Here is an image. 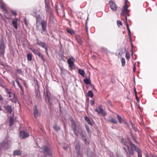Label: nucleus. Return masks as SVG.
<instances>
[{
  "label": "nucleus",
  "instance_id": "obj_18",
  "mask_svg": "<svg viewBox=\"0 0 157 157\" xmlns=\"http://www.w3.org/2000/svg\"><path fill=\"white\" fill-rule=\"evenodd\" d=\"M33 113L34 117L36 118L38 117V111L36 105H35L33 109Z\"/></svg>",
  "mask_w": 157,
  "mask_h": 157
},
{
  "label": "nucleus",
  "instance_id": "obj_59",
  "mask_svg": "<svg viewBox=\"0 0 157 157\" xmlns=\"http://www.w3.org/2000/svg\"><path fill=\"white\" fill-rule=\"evenodd\" d=\"M3 98L2 96V95L0 94V100L1 101H2L3 100Z\"/></svg>",
  "mask_w": 157,
  "mask_h": 157
},
{
  "label": "nucleus",
  "instance_id": "obj_51",
  "mask_svg": "<svg viewBox=\"0 0 157 157\" xmlns=\"http://www.w3.org/2000/svg\"><path fill=\"white\" fill-rule=\"evenodd\" d=\"M117 23L118 25H122V22L120 21H117Z\"/></svg>",
  "mask_w": 157,
  "mask_h": 157
},
{
  "label": "nucleus",
  "instance_id": "obj_5",
  "mask_svg": "<svg viewBox=\"0 0 157 157\" xmlns=\"http://www.w3.org/2000/svg\"><path fill=\"white\" fill-rule=\"evenodd\" d=\"M75 60L73 57H71L67 61L71 69H74L75 68V66L74 64V62Z\"/></svg>",
  "mask_w": 157,
  "mask_h": 157
},
{
  "label": "nucleus",
  "instance_id": "obj_3",
  "mask_svg": "<svg viewBox=\"0 0 157 157\" xmlns=\"http://www.w3.org/2000/svg\"><path fill=\"white\" fill-rule=\"evenodd\" d=\"M41 152L49 156H51L52 152L49 147L46 145H44L40 148Z\"/></svg>",
  "mask_w": 157,
  "mask_h": 157
},
{
  "label": "nucleus",
  "instance_id": "obj_26",
  "mask_svg": "<svg viewBox=\"0 0 157 157\" xmlns=\"http://www.w3.org/2000/svg\"><path fill=\"white\" fill-rule=\"evenodd\" d=\"M123 149L125 152V155L127 157H132L130 156V154L129 153V151H128L127 149L125 147H123Z\"/></svg>",
  "mask_w": 157,
  "mask_h": 157
},
{
  "label": "nucleus",
  "instance_id": "obj_56",
  "mask_svg": "<svg viewBox=\"0 0 157 157\" xmlns=\"http://www.w3.org/2000/svg\"><path fill=\"white\" fill-rule=\"evenodd\" d=\"M6 91V92L8 94L10 95L11 94V92H10V90H8Z\"/></svg>",
  "mask_w": 157,
  "mask_h": 157
},
{
  "label": "nucleus",
  "instance_id": "obj_45",
  "mask_svg": "<svg viewBox=\"0 0 157 157\" xmlns=\"http://www.w3.org/2000/svg\"><path fill=\"white\" fill-rule=\"evenodd\" d=\"M15 81L16 82V83H17V84L18 86V87L21 85V84L20 82L19 81V80H18V79L17 78L15 80Z\"/></svg>",
  "mask_w": 157,
  "mask_h": 157
},
{
  "label": "nucleus",
  "instance_id": "obj_29",
  "mask_svg": "<svg viewBox=\"0 0 157 157\" xmlns=\"http://www.w3.org/2000/svg\"><path fill=\"white\" fill-rule=\"evenodd\" d=\"M83 81L87 85L90 84V83H91V81L90 79L88 78H87L85 79H84Z\"/></svg>",
  "mask_w": 157,
  "mask_h": 157
},
{
  "label": "nucleus",
  "instance_id": "obj_64",
  "mask_svg": "<svg viewBox=\"0 0 157 157\" xmlns=\"http://www.w3.org/2000/svg\"><path fill=\"white\" fill-rule=\"evenodd\" d=\"M94 101H93V100L91 101V105H93L94 104Z\"/></svg>",
  "mask_w": 157,
  "mask_h": 157
},
{
  "label": "nucleus",
  "instance_id": "obj_2",
  "mask_svg": "<svg viewBox=\"0 0 157 157\" xmlns=\"http://www.w3.org/2000/svg\"><path fill=\"white\" fill-rule=\"evenodd\" d=\"M79 124L73 121H71V126L72 129L74 132L75 135L76 136H78L79 127Z\"/></svg>",
  "mask_w": 157,
  "mask_h": 157
},
{
  "label": "nucleus",
  "instance_id": "obj_33",
  "mask_svg": "<svg viewBox=\"0 0 157 157\" xmlns=\"http://www.w3.org/2000/svg\"><path fill=\"white\" fill-rule=\"evenodd\" d=\"M130 134L133 140L137 144H139L138 142L136 139L135 138V137H134V135L132 134V132H131Z\"/></svg>",
  "mask_w": 157,
  "mask_h": 157
},
{
  "label": "nucleus",
  "instance_id": "obj_38",
  "mask_svg": "<svg viewBox=\"0 0 157 157\" xmlns=\"http://www.w3.org/2000/svg\"><path fill=\"white\" fill-rule=\"evenodd\" d=\"M87 95L90 98H92L93 96V94L91 90L88 91L87 93Z\"/></svg>",
  "mask_w": 157,
  "mask_h": 157
},
{
  "label": "nucleus",
  "instance_id": "obj_41",
  "mask_svg": "<svg viewBox=\"0 0 157 157\" xmlns=\"http://www.w3.org/2000/svg\"><path fill=\"white\" fill-rule=\"evenodd\" d=\"M136 151L138 153V157H142L141 151L140 149Z\"/></svg>",
  "mask_w": 157,
  "mask_h": 157
},
{
  "label": "nucleus",
  "instance_id": "obj_22",
  "mask_svg": "<svg viewBox=\"0 0 157 157\" xmlns=\"http://www.w3.org/2000/svg\"><path fill=\"white\" fill-rule=\"evenodd\" d=\"M37 41L38 42L37 43V44L38 45L41 46L42 48L45 47V46L46 45L45 42L39 41L38 39Z\"/></svg>",
  "mask_w": 157,
  "mask_h": 157
},
{
  "label": "nucleus",
  "instance_id": "obj_46",
  "mask_svg": "<svg viewBox=\"0 0 157 157\" xmlns=\"http://www.w3.org/2000/svg\"><path fill=\"white\" fill-rule=\"evenodd\" d=\"M15 81L16 82V83H17V84L18 86V87L21 85V84L20 82L19 81V80H18V79L17 78L15 80Z\"/></svg>",
  "mask_w": 157,
  "mask_h": 157
},
{
  "label": "nucleus",
  "instance_id": "obj_23",
  "mask_svg": "<svg viewBox=\"0 0 157 157\" xmlns=\"http://www.w3.org/2000/svg\"><path fill=\"white\" fill-rule=\"evenodd\" d=\"M40 92L38 89L35 91V94L36 98L38 99H41V96L40 95Z\"/></svg>",
  "mask_w": 157,
  "mask_h": 157
},
{
  "label": "nucleus",
  "instance_id": "obj_53",
  "mask_svg": "<svg viewBox=\"0 0 157 157\" xmlns=\"http://www.w3.org/2000/svg\"><path fill=\"white\" fill-rule=\"evenodd\" d=\"M126 26H127V29L128 30V31H129V30H130V29L129 28V26H128V24L127 23V20H126Z\"/></svg>",
  "mask_w": 157,
  "mask_h": 157
},
{
  "label": "nucleus",
  "instance_id": "obj_34",
  "mask_svg": "<svg viewBox=\"0 0 157 157\" xmlns=\"http://www.w3.org/2000/svg\"><path fill=\"white\" fill-rule=\"evenodd\" d=\"M27 59L29 61H30L32 60V54L31 53H28L27 54Z\"/></svg>",
  "mask_w": 157,
  "mask_h": 157
},
{
  "label": "nucleus",
  "instance_id": "obj_48",
  "mask_svg": "<svg viewBox=\"0 0 157 157\" xmlns=\"http://www.w3.org/2000/svg\"><path fill=\"white\" fill-rule=\"evenodd\" d=\"M11 12L13 15H15V16L17 15V14L16 11L13 10H11Z\"/></svg>",
  "mask_w": 157,
  "mask_h": 157
},
{
  "label": "nucleus",
  "instance_id": "obj_13",
  "mask_svg": "<svg viewBox=\"0 0 157 157\" xmlns=\"http://www.w3.org/2000/svg\"><path fill=\"white\" fill-rule=\"evenodd\" d=\"M5 17L7 19H10L11 18V15L8 11L6 9L3 11Z\"/></svg>",
  "mask_w": 157,
  "mask_h": 157
},
{
  "label": "nucleus",
  "instance_id": "obj_28",
  "mask_svg": "<svg viewBox=\"0 0 157 157\" xmlns=\"http://www.w3.org/2000/svg\"><path fill=\"white\" fill-rule=\"evenodd\" d=\"M67 31L71 35H73L75 33V32L74 30H72L68 28H67L66 29Z\"/></svg>",
  "mask_w": 157,
  "mask_h": 157
},
{
  "label": "nucleus",
  "instance_id": "obj_19",
  "mask_svg": "<svg viewBox=\"0 0 157 157\" xmlns=\"http://www.w3.org/2000/svg\"><path fill=\"white\" fill-rule=\"evenodd\" d=\"M108 121L114 124H116L117 123V120L112 117H109L108 119Z\"/></svg>",
  "mask_w": 157,
  "mask_h": 157
},
{
  "label": "nucleus",
  "instance_id": "obj_42",
  "mask_svg": "<svg viewBox=\"0 0 157 157\" xmlns=\"http://www.w3.org/2000/svg\"><path fill=\"white\" fill-rule=\"evenodd\" d=\"M45 98H47L49 102H50L51 99V97L48 95V93L45 95Z\"/></svg>",
  "mask_w": 157,
  "mask_h": 157
},
{
  "label": "nucleus",
  "instance_id": "obj_62",
  "mask_svg": "<svg viewBox=\"0 0 157 157\" xmlns=\"http://www.w3.org/2000/svg\"><path fill=\"white\" fill-rule=\"evenodd\" d=\"M133 69V72H135V71L136 70V68L135 67V63L134 64V66Z\"/></svg>",
  "mask_w": 157,
  "mask_h": 157
},
{
  "label": "nucleus",
  "instance_id": "obj_61",
  "mask_svg": "<svg viewBox=\"0 0 157 157\" xmlns=\"http://www.w3.org/2000/svg\"><path fill=\"white\" fill-rule=\"evenodd\" d=\"M3 88H4V89H5V90H6V91L7 90H8V89L7 87L6 86H3Z\"/></svg>",
  "mask_w": 157,
  "mask_h": 157
},
{
  "label": "nucleus",
  "instance_id": "obj_37",
  "mask_svg": "<svg viewBox=\"0 0 157 157\" xmlns=\"http://www.w3.org/2000/svg\"><path fill=\"white\" fill-rule=\"evenodd\" d=\"M17 72L18 74L22 76L23 75V73L21 69H17Z\"/></svg>",
  "mask_w": 157,
  "mask_h": 157
},
{
  "label": "nucleus",
  "instance_id": "obj_44",
  "mask_svg": "<svg viewBox=\"0 0 157 157\" xmlns=\"http://www.w3.org/2000/svg\"><path fill=\"white\" fill-rule=\"evenodd\" d=\"M127 12H123L122 11V12L121 13V15L124 16V17H125V18H126V20H125V21H126V20H127V17H126V16L125 15V13H126Z\"/></svg>",
  "mask_w": 157,
  "mask_h": 157
},
{
  "label": "nucleus",
  "instance_id": "obj_12",
  "mask_svg": "<svg viewBox=\"0 0 157 157\" xmlns=\"http://www.w3.org/2000/svg\"><path fill=\"white\" fill-rule=\"evenodd\" d=\"M109 3L111 9L113 11L117 10V6L114 2L112 1H109Z\"/></svg>",
  "mask_w": 157,
  "mask_h": 157
},
{
  "label": "nucleus",
  "instance_id": "obj_36",
  "mask_svg": "<svg viewBox=\"0 0 157 157\" xmlns=\"http://www.w3.org/2000/svg\"><path fill=\"white\" fill-rule=\"evenodd\" d=\"M117 117L119 123L120 124L121 123H122V121H123V119L118 114H117Z\"/></svg>",
  "mask_w": 157,
  "mask_h": 157
},
{
  "label": "nucleus",
  "instance_id": "obj_24",
  "mask_svg": "<svg viewBox=\"0 0 157 157\" xmlns=\"http://www.w3.org/2000/svg\"><path fill=\"white\" fill-rule=\"evenodd\" d=\"M60 68L61 70V75H65L67 72V71L63 67H60Z\"/></svg>",
  "mask_w": 157,
  "mask_h": 157
},
{
  "label": "nucleus",
  "instance_id": "obj_39",
  "mask_svg": "<svg viewBox=\"0 0 157 157\" xmlns=\"http://www.w3.org/2000/svg\"><path fill=\"white\" fill-rule=\"evenodd\" d=\"M0 7H1L2 9L3 10V11L6 9V8L5 7L3 3L1 2H0Z\"/></svg>",
  "mask_w": 157,
  "mask_h": 157
},
{
  "label": "nucleus",
  "instance_id": "obj_31",
  "mask_svg": "<svg viewBox=\"0 0 157 157\" xmlns=\"http://www.w3.org/2000/svg\"><path fill=\"white\" fill-rule=\"evenodd\" d=\"M85 127L86 128V129L87 132V133L89 134H90L92 132L91 131L89 127L86 124L85 125Z\"/></svg>",
  "mask_w": 157,
  "mask_h": 157
},
{
  "label": "nucleus",
  "instance_id": "obj_7",
  "mask_svg": "<svg viewBox=\"0 0 157 157\" xmlns=\"http://www.w3.org/2000/svg\"><path fill=\"white\" fill-rule=\"evenodd\" d=\"M94 110L98 114H102L105 116L106 114V113L104 111L101 105H100L99 107L94 109Z\"/></svg>",
  "mask_w": 157,
  "mask_h": 157
},
{
  "label": "nucleus",
  "instance_id": "obj_17",
  "mask_svg": "<svg viewBox=\"0 0 157 157\" xmlns=\"http://www.w3.org/2000/svg\"><path fill=\"white\" fill-rule=\"evenodd\" d=\"M13 96L14 98H11L10 99V100H11L12 102H14L15 104H16L17 103H19L18 99L17 98V96L15 94H13Z\"/></svg>",
  "mask_w": 157,
  "mask_h": 157
},
{
  "label": "nucleus",
  "instance_id": "obj_52",
  "mask_svg": "<svg viewBox=\"0 0 157 157\" xmlns=\"http://www.w3.org/2000/svg\"><path fill=\"white\" fill-rule=\"evenodd\" d=\"M89 84L90 85V87L91 88L92 90L94 89V86L93 84H92L91 83Z\"/></svg>",
  "mask_w": 157,
  "mask_h": 157
},
{
  "label": "nucleus",
  "instance_id": "obj_30",
  "mask_svg": "<svg viewBox=\"0 0 157 157\" xmlns=\"http://www.w3.org/2000/svg\"><path fill=\"white\" fill-rule=\"evenodd\" d=\"M45 7L47 9H48L49 7V0H45Z\"/></svg>",
  "mask_w": 157,
  "mask_h": 157
},
{
  "label": "nucleus",
  "instance_id": "obj_20",
  "mask_svg": "<svg viewBox=\"0 0 157 157\" xmlns=\"http://www.w3.org/2000/svg\"><path fill=\"white\" fill-rule=\"evenodd\" d=\"M85 121L87 123L91 126L93 125V123H92L90 119L87 116H86L84 117Z\"/></svg>",
  "mask_w": 157,
  "mask_h": 157
},
{
  "label": "nucleus",
  "instance_id": "obj_58",
  "mask_svg": "<svg viewBox=\"0 0 157 157\" xmlns=\"http://www.w3.org/2000/svg\"><path fill=\"white\" fill-rule=\"evenodd\" d=\"M59 110H60V112L61 113H62V111H61V105H60V102H59Z\"/></svg>",
  "mask_w": 157,
  "mask_h": 157
},
{
  "label": "nucleus",
  "instance_id": "obj_10",
  "mask_svg": "<svg viewBox=\"0 0 157 157\" xmlns=\"http://www.w3.org/2000/svg\"><path fill=\"white\" fill-rule=\"evenodd\" d=\"M121 143H123L125 146L127 147V149L128 151H129V153L130 154H132L133 153V151L132 150L130 149V148L126 140L124 139L123 138H122L121 139Z\"/></svg>",
  "mask_w": 157,
  "mask_h": 157
},
{
  "label": "nucleus",
  "instance_id": "obj_32",
  "mask_svg": "<svg viewBox=\"0 0 157 157\" xmlns=\"http://www.w3.org/2000/svg\"><path fill=\"white\" fill-rule=\"evenodd\" d=\"M123 9L122 10V11L127 12V9H128V7H127V3H124V5L123 7Z\"/></svg>",
  "mask_w": 157,
  "mask_h": 157
},
{
  "label": "nucleus",
  "instance_id": "obj_4",
  "mask_svg": "<svg viewBox=\"0 0 157 157\" xmlns=\"http://www.w3.org/2000/svg\"><path fill=\"white\" fill-rule=\"evenodd\" d=\"M10 143V141H7V140H5L0 144V148L4 149H7L9 148L11 146Z\"/></svg>",
  "mask_w": 157,
  "mask_h": 157
},
{
  "label": "nucleus",
  "instance_id": "obj_50",
  "mask_svg": "<svg viewBox=\"0 0 157 157\" xmlns=\"http://www.w3.org/2000/svg\"><path fill=\"white\" fill-rule=\"evenodd\" d=\"M85 27L86 28V32H87V34H88V27H87V22H86V23Z\"/></svg>",
  "mask_w": 157,
  "mask_h": 157
},
{
  "label": "nucleus",
  "instance_id": "obj_9",
  "mask_svg": "<svg viewBox=\"0 0 157 157\" xmlns=\"http://www.w3.org/2000/svg\"><path fill=\"white\" fill-rule=\"evenodd\" d=\"M129 144L131 148L130 150H132L133 151V153L132 154H130L131 155H132L134 154V150L135 151H137L140 149L137 146H136L134 144H133L131 141H129Z\"/></svg>",
  "mask_w": 157,
  "mask_h": 157
},
{
  "label": "nucleus",
  "instance_id": "obj_35",
  "mask_svg": "<svg viewBox=\"0 0 157 157\" xmlns=\"http://www.w3.org/2000/svg\"><path fill=\"white\" fill-rule=\"evenodd\" d=\"M53 128L56 131H58L60 130V127L56 124H55L53 126Z\"/></svg>",
  "mask_w": 157,
  "mask_h": 157
},
{
  "label": "nucleus",
  "instance_id": "obj_15",
  "mask_svg": "<svg viewBox=\"0 0 157 157\" xmlns=\"http://www.w3.org/2000/svg\"><path fill=\"white\" fill-rule=\"evenodd\" d=\"M4 107L8 113H11L12 111V106L9 105L5 106Z\"/></svg>",
  "mask_w": 157,
  "mask_h": 157
},
{
  "label": "nucleus",
  "instance_id": "obj_14",
  "mask_svg": "<svg viewBox=\"0 0 157 157\" xmlns=\"http://www.w3.org/2000/svg\"><path fill=\"white\" fill-rule=\"evenodd\" d=\"M34 52L39 57L43 62L45 61V59L43 55L37 50H34Z\"/></svg>",
  "mask_w": 157,
  "mask_h": 157
},
{
  "label": "nucleus",
  "instance_id": "obj_21",
  "mask_svg": "<svg viewBox=\"0 0 157 157\" xmlns=\"http://www.w3.org/2000/svg\"><path fill=\"white\" fill-rule=\"evenodd\" d=\"M14 123V118L12 116H10V118L9 121V125L10 126H12Z\"/></svg>",
  "mask_w": 157,
  "mask_h": 157
},
{
  "label": "nucleus",
  "instance_id": "obj_47",
  "mask_svg": "<svg viewBox=\"0 0 157 157\" xmlns=\"http://www.w3.org/2000/svg\"><path fill=\"white\" fill-rule=\"evenodd\" d=\"M43 48H44V49H45V50L46 51V53L48 55V46L46 45L45 46V47H44Z\"/></svg>",
  "mask_w": 157,
  "mask_h": 157
},
{
  "label": "nucleus",
  "instance_id": "obj_49",
  "mask_svg": "<svg viewBox=\"0 0 157 157\" xmlns=\"http://www.w3.org/2000/svg\"><path fill=\"white\" fill-rule=\"evenodd\" d=\"M102 51L106 53H107L108 51V50L106 48H102Z\"/></svg>",
  "mask_w": 157,
  "mask_h": 157
},
{
  "label": "nucleus",
  "instance_id": "obj_40",
  "mask_svg": "<svg viewBox=\"0 0 157 157\" xmlns=\"http://www.w3.org/2000/svg\"><path fill=\"white\" fill-rule=\"evenodd\" d=\"M121 63H122V66H124L125 63V61L124 58H122L121 59Z\"/></svg>",
  "mask_w": 157,
  "mask_h": 157
},
{
  "label": "nucleus",
  "instance_id": "obj_16",
  "mask_svg": "<svg viewBox=\"0 0 157 157\" xmlns=\"http://www.w3.org/2000/svg\"><path fill=\"white\" fill-rule=\"evenodd\" d=\"M18 21V19L17 18H15V19H13L12 24L14 27L16 29H17V22Z\"/></svg>",
  "mask_w": 157,
  "mask_h": 157
},
{
  "label": "nucleus",
  "instance_id": "obj_27",
  "mask_svg": "<svg viewBox=\"0 0 157 157\" xmlns=\"http://www.w3.org/2000/svg\"><path fill=\"white\" fill-rule=\"evenodd\" d=\"M78 73L81 75L82 77H84L85 73L83 70H82L81 69H79L78 70Z\"/></svg>",
  "mask_w": 157,
  "mask_h": 157
},
{
  "label": "nucleus",
  "instance_id": "obj_11",
  "mask_svg": "<svg viewBox=\"0 0 157 157\" xmlns=\"http://www.w3.org/2000/svg\"><path fill=\"white\" fill-rule=\"evenodd\" d=\"M29 136V133L26 132L21 131L20 132V136L22 139H24L27 138Z\"/></svg>",
  "mask_w": 157,
  "mask_h": 157
},
{
  "label": "nucleus",
  "instance_id": "obj_60",
  "mask_svg": "<svg viewBox=\"0 0 157 157\" xmlns=\"http://www.w3.org/2000/svg\"><path fill=\"white\" fill-rule=\"evenodd\" d=\"M107 104L108 105H111V102L110 101H107Z\"/></svg>",
  "mask_w": 157,
  "mask_h": 157
},
{
  "label": "nucleus",
  "instance_id": "obj_25",
  "mask_svg": "<svg viewBox=\"0 0 157 157\" xmlns=\"http://www.w3.org/2000/svg\"><path fill=\"white\" fill-rule=\"evenodd\" d=\"M21 154V152L20 150H16L14 151L13 154L14 155H20Z\"/></svg>",
  "mask_w": 157,
  "mask_h": 157
},
{
  "label": "nucleus",
  "instance_id": "obj_6",
  "mask_svg": "<svg viewBox=\"0 0 157 157\" xmlns=\"http://www.w3.org/2000/svg\"><path fill=\"white\" fill-rule=\"evenodd\" d=\"M42 26V31L41 32V33L44 35L46 34L47 33L46 31L47 22L45 21L42 20L41 23Z\"/></svg>",
  "mask_w": 157,
  "mask_h": 157
},
{
  "label": "nucleus",
  "instance_id": "obj_1",
  "mask_svg": "<svg viewBox=\"0 0 157 157\" xmlns=\"http://www.w3.org/2000/svg\"><path fill=\"white\" fill-rule=\"evenodd\" d=\"M79 133L82 140L84 143L86 144H89V141L86 131L82 129L79 132Z\"/></svg>",
  "mask_w": 157,
  "mask_h": 157
},
{
  "label": "nucleus",
  "instance_id": "obj_63",
  "mask_svg": "<svg viewBox=\"0 0 157 157\" xmlns=\"http://www.w3.org/2000/svg\"><path fill=\"white\" fill-rule=\"evenodd\" d=\"M135 96H136V100L137 101H139V99L137 97V94H136L135 95Z\"/></svg>",
  "mask_w": 157,
  "mask_h": 157
},
{
  "label": "nucleus",
  "instance_id": "obj_8",
  "mask_svg": "<svg viewBox=\"0 0 157 157\" xmlns=\"http://www.w3.org/2000/svg\"><path fill=\"white\" fill-rule=\"evenodd\" d=\"M80 145L78 143H77L75 146V149L76 150L77 154L78 156L82 157V153L80 151Z\"/></svg>",
  "mask_w": 157,
  "mask_h": 157
},
{
  "label": "nucleus",
  "instance_id": "obj_55",
  "mask_svg": "<svg viewBox=\"0 0 157 157\" xmlns=\"http://www.w3.org/2000/svg\"><path fill=\"white\" fill-rule=\"evenodd\" d=\"M20 90L21 92V94H23L24 93V91L23 88V87L20 89Z\"/></svg>",
  "mask_w": 157,
  "mask_h": 157
},
{
  "label": "nucleus",
  "instance_id": "obj_54",
  "mask_svg": "<svg viewBox=\"0 0 157 157\" xmlns=\"http://www.w3.org/2000/svg\"><path fill=\"white\" fill-rule=\"evenodd\" d=\"M77 40H78V42L80 44H82V41L80 39H78Z\"/></svg>",
  "mask_w": 157,
  "mask_h": 157
},
{
  "label": "nucleus",
  "instance_id": "obj_57",
  "mask_svg": "<svg viewBox=\"0 0 157 157\" xmlns=\"http://www.w3.org/2000/svg\"><path fill=\"white\" fill-rule=\"evenodd\" d=\"M129 36V41H130V42L131 43V44H132V38H131V36Z\"/></svg>",
  "mask_w": 157,
  "mask_h": 157
},
{
  "label": "nucleus",
  "instance_id": "obj_43",
  "mask_svg": "<svg viewBox=\"0 0 157 157\" xmlns=\"http://www.w3.org/2000/svg\"><path fill=\"white\" fill-rule=\"evenodd\" d=\"M125 57L127 59H129L130 58V54L128 52H126Z\"/></svg>",
  "mask_w": 157,
  "mask_h": 157
}]
</instances>
